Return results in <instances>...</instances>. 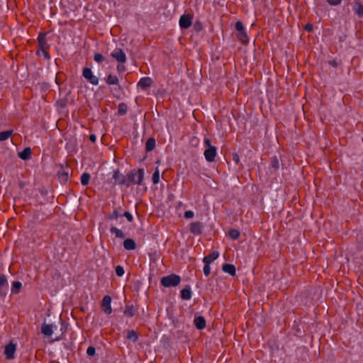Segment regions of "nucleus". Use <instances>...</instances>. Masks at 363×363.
<instances>
[{
  "mask_svg": "<svg viewBox=\"0 0 363 363\" xmlns=\"http://www.w3.org/2000/svg\"><path fill=\"white\" fill-rule=\"evenodd\" d=\"M113 179L115 180V184L118 185H125L128 184L127 180V176L120 172L118 169L113 172Z\"/></svg>",
  "mask_w": 363,
  "mask_h": 363,
  "instance_id": "6e6552de",
  "label": "nucleus"
},
{
  "mask_svg": "<svg viewBox=\"0 0 363 363\" xmlns=\"http://www.w3.org/2000/svg\"><path fill=\"white\" fill-rule=\"evenodd\" d=\"M219 257V252L218 251H213L212 253L206 256L203 259L204 263L211 264L212 262L216 260Z\"/></svg>",
  "mask_w": 363,
  "mask_h": 363,
  "instance_id": "393cba45",
  "label": "nucleus"
},
{
  "mask_svg": "<svg viewBox=\"0 0 363 363\" xmlns=\"http://www.w3.org/2000/svg\"><path fill=\"white\" fill-rule=\"evenodd\" d=\"M9 289V283L5 274H0V296H5Z\"/></svg>",
  "mask_w": 363,
  "mask_h": 363,
  "instance_id": "f8f14e48",
  "label": "nucleus"
},
{
  "mask_svg": "<svg viewBox=\"0 0 363 363\" xmlns=\"http://www.w3.org/2000/svg\"><path fill=\"white\" fill-rule=\"evenodd\" d=\"M192 296V291L189 285H186L181 291V298L183 300H189Z\"/></svg>",
  "mask_w": 363,
  "mask_h": 363,
  "instance_id": "6ab92c4d",
  "label": "nucleus"
},
{
  "mask_svg": "<svg viewBox=\"0 0 363 363\" xmlns=\"http://www.w3.org/2000/svg\"><path fill=\"white\" fill-rule=\"evenodd\" d=\"M203 26L202 23L200 21H196L194 24V29L196 32H199L202 30Z\"/></svg>",
  "mask_w": 363,
  "mask_h": 363,
  "instance_id": "a19ab883",
  "label": "nucleus"
},
{
  "mask_svg": "<svg viewBox=\"0 0 363 363\" xmlns=\"http://www.w3.org/2000/svg\"><path fill=\"white\" fill-rule=\"evenodd\" d=\"M228 235L233 240H237L240 235V233L238 230L232 228L228 231Z\"/></svg>",
  "mask_w": 363,
  "mask_h": 363,
  "instance_id": "f704fd0d",
  "label": "nucleus"
},
{
  "mask_svg": "<svg viewBox=\"0 0 363 363\" xmlns=\"http://www.w3.org/2000/svg\"><path fill=\"white\" fill-rule=\"evenodd\" d=\"M123 313L128 317H133L138 313V308L133 305H128L125 306Z\"/></svg>",
  "mask_w": 363,
  "mask_h": 363,
  "instance_id": "4be33fe9",
  "label": "nucleus"
},
{
  "mask_svg": "<svg viewBox=\"0 0 363 363\" xmlns=\"http://www.w3.org/2000/svg\"><path fill=\"white\" fill-rule=\"evenodd\" d=\"M126 337L128 340H131L133 342H136L138 340L139 336L136 331L131 330L128 332Z\"/></svg>",
  "mask_w": 363,
  "mask_h": 363,
  "instance_id": "cd10ccee",
  "label": "nucleus"
},
{
  "mask_svg": "<svg viewBox=\"0 0 363 363\" xmlns=\"http://www.w3.org/2000/svg\"><path fill=\"white\" fill-rule=\"evenodd\" d=\"M117 71L119 73H122V72H124L125 71V67L123 65V64L119 63L117 65Z\"/></svg>",
  "mask_w": 363,
  "mask_h": 363,
  "instance_id": "09e8293b",
  "label": "nucleus"
},
{
  "mask_svg": "<svg viewBox=\"0 0 363 363\" xmlns=\"http://www.w3.org/2000/svg\"><path fill=\"white\" fill-rule=\"evenodd\" d=\"M22 287L21 282L16 281H13L11 286V293L13 294H17L20 292V290Z\"/></svg>",
  "mask_w": 363,
  "mask_h": 363,
  "instance_id": "7c9ffc66",
  "label": "nucleus"
},
{
  "mask_svg": "<svg viewBox=\"0 0 363 363\" xmlns=\"http://www.w3.org/2000/svg\"><path fill=\"white\" fill-rule=\"evenodd\" d=\"M54 327L55 326L52 324H46L45 323H44L41 325V333L44 335L50 337L53 333V328H54Z\"/></svg>",
  "mask_w": 363,
  "mask_h": 363,
  "instance_id": "dca6fc26",
  "label": "nucleus"
},
{
  "mask_svg": "<svg viewBox=\"0 0 363 363\" xmlns=\"http://www.w3.org/2000/svg\"><path fill=\"white\" fill-rule=\"evenodd\" d=\"M155 144H156L155 139L152 137L150 138L146 141V143H145V151L147 152H151L152 150H153L155 147Z\"/></svg>",
  "mask_w": 363,
  "mask_h": 363,
  "instance_id": "a878e982",
  "label": "nucleus"
},
{
  "mask_svg": "<svg viewBox=\"0 0 363 363\" xmlns=\"http://www.w3.org/2000/svg\"><path fill=\"white\" fill-rule=\"evenodd\" d=\"M111 303V297L108 295H106L103 298L102 301H101V308H102V311L106 314L109 315L112 313Z\"/></svg>",
  "mask_w": 363,
  "mask_h": 363,
  "instance_id": "9d476101",
  "label": "nucleus"
},
{
  "mask_svg": "<svg viewBox=\"0 0 363 363\" xmlns=\"http://www.w3.org/2000/svg\"><path fill=\"white\" fill-rule=\"evenodd\" d=\"M82 76L93 85L99 84V78L93 74L91 69L89 67L83 69Z\"/></svg>",
  "mask_w": 363,
  "mask_h": 363,
  "instance_id": "423d86ee",
  "label": "nucleus"
},
{
  "mask_svg": "<svg viewBox=\"0 0 363 363\" xmlns=\"http://www.w3.org/2000/svg\"><path fill=\"white\" fill-rule=\"evenodd\" d=\"M116 274L118 277H122L124 274V269L122 266L118 265L116 267Z\"/></svg>",
  "mask_w": 363,
  "mask_h": 363,
  "instance_id": "58836bf2",
  "label": "nucleus"
},
{
  "mask_svg": "<svg viewBox=\"0 0 363 363\" xmlns=\"http://www.w3.org/2000/svg\"><path fill=\"white\" fill-rule=\"evenodd\" d=\"M199 140L197 138H192L191 141V144L194 146H197L199 144Z\"/></svg>",
  "mask_w": 363,
  "mask_h": 363,
  "instance_id": "3c124183",
  "label": "nucleus"
},
{
  "mask_svg": "<svg viewBox=\"0 0 363 363\" xmlns=\"http://www.w3.org/2000/svg\"><path fill=\"white\" fill-rule=\"evenodd\" d=\"M90 179H91V175L89 173H87V172L83 173L81 176L82 185V186L88 185L89 183Z\"/></svg>",
  "mask_w": 363,
  "mask_h": 363,
  "instance_id": "72a5a7b5",
  "label": "nucleus"
},
{
  "mask_svg": "<svg viewBox=\"0 0 363 363\" xmlns=\"http://www.w3.org/2000/svg\"><path fill=\"white\" fill-rule=\"evenodd\" d=\"M16 351V345L10 342L5 347L4 354L6 359H13L15 357V352Z\"/></svg>",
  "mask_w": 363,
  "mask_h": 363,
  "instance_id": "1a4fd4ad",
  "label": "nucleus"
},
{
  "mask_svg": "<svg viewBox=\"0 0 363 363\" xmlns=\"http://www.w3.org/2000/svg\"><path fill=\"white\" fill-rule=\"evenodd\" d=\"M116 86L113 89V91H115L116 94H121L123 92V89L118 83V85H115Z\"/></svg>",
  "mask_w": 363,
  "mask_h": 363,
  "instance_id": "a18cd8bd",
  "label": "nucleus"
},
{
  "mask_svg": "<svg viewBox=\"0 0 363 363\" xmlns=\"http://www.w3.org/2000/svg\"><path fill=\"white\" fill-rule=\"evenodd\" d=\"M152 182L154 184H157L160 182V172L158 169H156L155 172L152 174Z\"/></svg>",
  "mask_w": 363,
  "mask_h": 363,
  "instance_id": "e433bc0d",
  "label": "nucleus"
},
{
  "mask_svg": "<svg viewBox=\"0 0 363 363\" xmlns=\"http://www.w3.org/2000/svg\"><path fill=\"white\" fill-rule=\"evenodd\" d=\"M192 18L189 14H184L179 18V26L182 29H187L191 26Z\"/></svg>",
  "mask_w": 363,
  "mask_h": 363,
  "instance_id": "ddd939ff",
  "label": "nucleus"
},
{
  "mask_svg": "<svg viewBox=\"0 0 363 363\" xmlns=\"http://www.w3.org/2000/svg\"><path fill=\"white\" fill-rule=\"evenodd\" d=\"M47 33L40 32L38 36V50H37V55H40V52H43L44 57L46 60L50 59V55L48 51L50 48V45L47 42L46 35Z\"/></svg>",
  "mask_w": 363,
  "mask_h": 363,
  "instance_id": "f257e3e1",
  "label": "nucleus"
},
{
  "mask_svg": "<svg viewBox=\"0 0 363 363\" xmlns=\"http://www.w3.org/2000/svg\"><path fill=\"white\" fill-rule=\"evenodd\" d=\"M152 84V79L150 77H145L140 79L138 86H140L142 89H145L147 87H150Z\"/></svg>",
  "mask_w": 363,
  "mask_h": 363,
  "instance_id": "a211bd4d",
  "label": "nucleus"
},
{
  "mask_svg": "<svg viewBox=\"0 0 363 363\" xmlns=\"http://www.w3.org/2000/svg\"><path fill=\"white\" fill-rule=\"evenodd\" d=\"M122 216L125 217L128 222L131 223L133 221V217L132 214L128 211H125L123 213H122Z\"/></svg>",
  "mask_w": 363,
  "mask_h": 363,
  "instance_id": "79ce46f5",
  "label": "nucleus"
},
{
  "mask_svg": "<svg viewBox=\"0 0 363 363\" xmlns=\"http://www.w3.org/2000/svg\"><path fill=\"white\" fill-rule=\"evenodd\" d=\"M96 353V349L93 346H89L86 350V354L89 356H94Z\"/></svg>",
  "mask_w": 363,
  "mask_h": 363,
  "instance_id": "37998d69",
  "label": "nucleus"
},
{
  "mask_svg": "<svg viewBox=\"0 0 363 363\" xmlns=\"http://www.w3.org/2000/svg\"><path fill=\"white\" fill-rule=\"evenodd\" d=\"M204 264H204V267L203 269V274H205V276L208 277L211 272L210 264H208V263H204Z\"/></svg>",
  "mask_w": 363,
  "mask_h": 363,
  "instance_id": "ea45409f",
  "label": "nucleus"
},
{
  "mask_svg": "<svg viewBox=\"0 0 363 363\" xmlns=\"http://www.w3.org/2000/svg\"><path fill=\"white\" fill-rule=\"evenodd\" d=\"M123 247L127 250H134L136 249V243L132 238H126L123 241Z\"/></svg>",
  "mask_w": 363,
  "mask_h": 363,
  "instance_id": "412c9836",
  "label": "nucleus"
},
{
  "mask_svg": "<svg viewBox=\"0 0 363 363\" xmlns=\"http://www.w3.org/2000/svg\"><path fill=\"white\" fill-rule=\"evenodd\" d=\"M204 146L206 147L203 152L205 159L208 162H213L217 154L216 147L211 145V143L209 138L204 139Z\"/></svg>",
  "mask_w": 363,
  "mask_h": 363,
  "instance_id": "7ed1b4c3",
  "label": "nucleus"
},
{
  "mask_svg": "<svg viewBox=\"0 0 363 363\" xmlns=\"http://www.w3.org/2000/svg\"><path fill=\"white\" fill-rule=\"evenodd\" d=\"M352 10L359 18H363V2L361 0H354L352 3Z\"/></svg>",
  "mask_w": 363,
  "mask_h": 363,
  "instance_id": "9b49d317",
  "label": "nucleus"
},
{
  "mask_svg": "<svg viewBox=\"0 0 363 363\" xmlns=\"http://www.w3.org/2000/svg\"><path fill=\"white\" fill-rule=\"evenodd\" d=\"M13 133V130H9L0 133V141L6 140Z\"/></svg>",
  "mask_w": 363,
  "mask_h": 363,
  "instance_id": "c9c22d12",
  "label": "nucleus"
},
{
  "mask_svg": "<svg viewBox=\"0 0 363 363\" xmlns=\"http://www.w3.org/2000/svg\"><path fill=\"white\" fill-rule=\"evenodd\" d=\"M330 65H332L333 66H337V63L335 61H333V62H330Z\"/></svg>",
  "mask_w": 363,
  "mask_h": 363,
  "instance_id": "5fc2aeb1",
  "label": "nucleus"
},
{
  "mask_svg": "<svg viewBox=\"0 0 363 363\" xmlns=\"http://www.w3.org/2000/svg\"><path fill=\"white\" fill-rule=\"evenodd\" d=\"M40 192L41 195L44 196H47L48 194V190L46 189H45V188H41L40 189Z\"/></svg>",
  "mask_w": 363,
  "mask_h": 363,
  "instance_id": "603ef678",
  "label": "nucleus"
},
{
  "mask_svg": "<svg viewBox=\"0 0 363 363\" xmlns=\"http://www.w3.org/2000/svg\"><path fill=\"white\" fill-rule=\"evenodd\" d=\"M203 225L201 222H193L190 224V231L195 235H199L203 233Z\"/></svg>",
  "mask_w": 363,
  "mask_h": 363,
  "instance_id": "2eb2a0df",
  "label": "nucleus"
},
{
  "mask_svg": "<svg viewBox=\"0 0 363 363\" xmlns=\"http://www.w3.org/2000/svg\"><path fill=\"white\" fill-rule=\"evenodd\" d=\"M110 232L112 234H115L116 237L118 238H124L125 237V233H123V232L121 230L114 226L110 228Z\"/></svg>",
  "mask_w": 363,
  "mask_h": 363,
  "instance_id": "c85d7f7f",
  "label": "nucleus"
},
{
  "mask_svg": "<svg viewBox=\"0 0 363 363\" xmlns=\"http://www.w3.org/2000/svg\"><path fill=\"white\" fill-rule=\"evenodd\" d=\"M206 320L203 316L199 315L197 317H195L194 320V323L195 327L198 330H202L206 328Z\"/></svg>",
  "mask_w": 363,
  "mask_h": 363,
  "instance_id": "f3484780",
  "label": "nucleus"
},
{
  "mask_svg": "<svg viewBox=\"0 0 363 363\" xmlns=\"http://www.w3.org/2000/svg\"><path fill=\"white\" fill-rule=\"evenodd\" d=\"M194 216V213L192 211H186L184 213V218L186 219L192 218Z\"/></svg>",
  "mask_w": 363,
  "mask_h": 363,
  "instance_id": "de8ad7c7",
  "label": "nucleus"
},
{
  "mask_svg": "<svg viewBox=\"0 0 363 363\" xmlns=\"http://www.w3.org/2000/svg\"><path fill=\"white\" fill-rule=\"evenodd\" d=\"M222 270L224 272L230 274L231 276H235V274H236L235 267L232 264H228V263L224 264L222 267Z\"/></svg>",
  "mask_w": 363,
  "mask_h": 363,
  "instance_id": "aec40b11",
  "label": "nucleus"
},
{
  "mask_svg": "<svg viewBox=\"0 0 363 363\" xmlns=\"http://www.w3.org/2000/svg\"><path fill=\"white\" fill-rule=\"evenodd\" d=\"M350 14H351V11H350V3H347V4H344L342 6V16L345 18H350Z\"/></svg>",
  "mask_w": 363,
  "mask_h": 363,
  "instance_id": "c756f323",
  "label": "nucleus"
},
{
  "mask_svg": "<svg viewBox=\"0 0 363 363\" xmlns=\"http://www.w3.org/2000/svg\"><path fill=\"white\" fill-rule=\"evenodd\" d=\"M94 60L98 63H101L104 61L105 58L101 53H95L94 55Z\"/></svg>",
  "mask_w": 363,
  "mask_h": 363,
  "instance_id": "4c0bfd02",
  "label": "nucleus"
},
{
  "mask_svg": "<svg viewBox=\"0 0 363 363\" xmlns=\"http://www.w3.org/2000/svg\"><path fill=\"white\" fill-rule=\"evenodd\" d=\"M181 282V277L175 274H171L168 276L163 277L161 279L160 284L162 286L169 288V287H175L178 286Z\"/></svg>",
  "mask_w": 363,
  "mask_h": 363,
  "instance_id": "20e7f679",
  "label": "nucleus"
},
{
  "mask_svg": "<svg viewBox=\"0 0 363 363\" xmlns=\"http://www.w3.org/2000/svg\"><path fill=\"white\" fill-rule=\"evenodd\" d=\"M106 83L111 86V85H118L119 79L116 75L113 74H108L105 79H104Z\"/></svg>",
  "mask_w": 363,
  "mask_h": 363,
  "instance_id": "5701e85b",
  "label": "nucleus"
},
{
  "mask_svg": "<svg viewBox=\"0 0 363 363\" xmlns=\"http://www.w3.org/2000/svg\"><path fill=\"white\" fill-rule=\"evenodd\" d=\"M270 168L276 172L279 168V161L277 156H273L270 160Z\"/></svg>",
  "mask_w": 363,
  "mask_h": 363,
  "instance_id": "bb28decb",
  "label": "nucleus"
},
{
  "mask_svg": "<svg viewBox=\"0 0 363 363\" xmlns=\"http://www.w3.org/2000/svg\"><path fill=\"white\" fill-rule=\"evenodd\" d=\"M232 160L236 163L239 164L240 162V156L238 153H233L232 154Z\"/></svg>",
  "mask_w": 363,
  "mask_h": 363,
  "instance_id": "49530a36",
  "label": "nucleus"
},
{
  "mask_svg": "<svg viewBox=\"0 0 363 363\" xmlns=\"http://www.w3.org/2000/svg\"><path fill=\"white\" fill-rule=\"evenodd\" d=\"M114 96H115L116 98H117V99H119V98H120V96H118L116 94H114Z\"/></svg>",
  "mask_w": 363,
  "mask_h": 363,
  "instance_id": "6e6d98bb",
  "label": "nucleus"
},
{
  "mask_svg": "<svg viewBox=\"0 0 363 363\" xmlns=\"http://www.w3.org/2000/svg\"><path fill=\"white\" fill-rule=\"evenodd\" d=\"M128 112V106L125 103H120L118 106V114L124 116Z\"/></svg>",
  "mask_w": 363,
  "mask_h": 363,
  "instance_id": "2f4dec72",
  "label": "nucleus"
},
{
  "mask_svg": "<svg viewBox=\"0 0 363 363\" xmlns=\"http://www.w3.org/2000/svg\"><path fill=\"white\" fill-rule=\"evenodd\" d=\"M60 340V337H57V338L55 339V341H58Z\"/></svg>",
  "mask_w": 363,
  "mask_h": 363,
  "instance_id": "4d7b16f0",
  "label": "nucleus"
},
{
  "mask_svg": "<svg viewBox=\"0 0 363 363\" xmlns=\"http://www.w3.org/2000/svg\"><path fill=\"white\" fill-rule=\"evenodd\" d=\"M305 30L307 32H311L313 30V26L311 23H307L304 27Z\"/></svg>",
  "mask_w": 363,
  "mask_h": 363,
  "instance_id": "8fccbe9b",
  "label": "nucleus"
},
{
  "mask_svg": "<svg viewBox=\"0 0 363 363\" xmlns=\"http://www.w3.org/2000/svg\"><path fill=\"white\" fill-rule=\"evenodd\" d=\"M111 56L116 60L118 63L124 64L126 60V55L123 50L121 48H116L111 53Z\"/></svg>",
  "mask_w": 363,
  "mask_h": 363,
  "instance_id": "0eeeda50",
  "label": "nucleus"
},
{
  "mask_svg": "<svg viewBox=\"0 0 363 363\" xmlns=\"http://www.w3.org/2000/svg\"><path fill=\"white\" fill-rule=\"evenodd\" d=\"M327 2L330 5V6H338L340 3H341V1L342 0H326Z\"/></svg>",
  "mask_w": 363,
  "mask_h": 363,
  "instance_id": "c03bdc74",
  "label": "nucleus"
},
{
  "mask_svg": "<svg viewBox=\"0 0 363 363\" xmlns=\"http://www.w3.org/2000/svg\"><path fill=\"white\" fill-rule=\"evenodd\" d=\"M89 140L92 142V143H95L96 140V137L94 134H91L89 135Z\"/></svg>",
  "mask_w": 363,
  "mask_h": 363,
  "instance_id": "864d4df0",
  "label": "nucleus"
},
{
  "mask_svg": "<svg viewBox=\"0 0 363 363\" xmlns=\"http://www.w3.org/2000/svg\"><path fill=\"white\" fill-rule=\"evenodd\" d=\"M32 150L30 147H26L23 151L18 152V157L23 160H28L30 158Z\"/></svg>",
  "mask_w": 363,
  "mask_h": 363,
  "instance_id": "b1692460",
  "label": "nucleus"
},
{
  "mask_svg": "<svg viewBox=\"0 0 363 363\" xmlns=\"http://www.w3.org/2000/svg\"><path fill=\"white\" fill-rule=\"evenodd\" d=\"M235 26L238 39L244 44L248 43L249 39L243 23L241 21H237Z\"/></svg>",
  "mask_w": 363,
  "mask_h": 363,
  "instance_id": "39448f33",
  "label": "nucleus"
},
{
  "mask_svg": "<svg viewBox=\"0 0 363 363\" xmlns=\"http://www.w3.org/2000/svg\"><path fill=\"white\" fill-rule=\"evenodd\" d=\"M126 176L128 182L127 187L130 186L132 184L142 185L144 179V169H138L137 171L133 169Z\"/></svg>",
  "mask_w": 363,
  "mask_h": 363,
  "instance_id": "f03ea898",
  "label": "nucleus"
},
{
  "mask_svg": "<svg viewBox=\"0 0 363 363\" xmlns=\"http://www.w3.org/2000/svg\"><path fill=\"white\" fill-rule=\"evenodd\" d=\"M58 179L62 184H65L69 179V167H61L58 171Z\"/></svg>",
  "mask_w": 363,
  "mask_h": 363,
  "instance_id": "4468645a",
  "label": "nucleus"
},
{
  "mask_svg": "<svg viewBox=\"0 0 363 363\" xmlns=\"http://www.w3.org/2000/svg\"><path fill=\"white\" fill-rule=\"evenodd\" d=\"M122 216V213L120 212L118 209H114L112 213H110L106 216V218L108 220H117L119 217Z\"/></svg>",
  "mask_w": 363,
  "mask_h": 363,
  "instance_id": "473e14b6",
  "label": "nucleus"
}]
</instances>
